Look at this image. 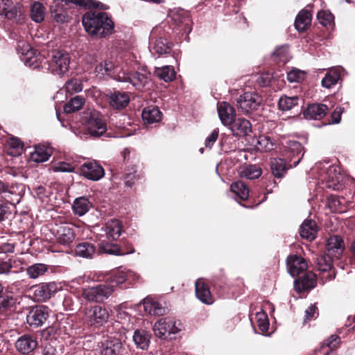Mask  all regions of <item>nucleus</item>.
Returning <instances> with one entry per match:
<instances>
[{
	"label": "nucleus",
	"mask_w": 355,
	"mask_h": 355,
	"mask_svg": "<svg viewBox=\"0 0 355 355\" xmlns=\"http://www.w3.org/2000/svg\"><path fill=\"white\" fill-rule=\"evenodd\" d=\"M155 73L161 80L165 82L172 81L175 77V72L173 68L170 66L157 67Z\"/></svg>",
	"instance_id": "de8ad7c7"
},
{
	"label": "nucleus",
	"mask_w": 355,
	"mask_h": 355,
	"mask_svg": "<svg viewBox=\"0 0 355 355\" xmlns=\"http://www.w3.org/2000/svg\"><path fill=\"white\" fill-rule=\"evenodd\" d=\"M180 322L174 320L172 318H167V327H168V336L177 334L180 331Z\"/></svg>",
	"instance_id": "69168bd1"
},
{
	"label": "nucleus",
	"mask_w": 355,
	"mask_h": 355,
	"mask_svg": "<svg viewBox=\"0 0 355 355\" xmlns=\"http://www.w3.org/2000/svg\"><path fill=\"white\" fill-rule=\"evenodd\" d=\"M85 31L92 36L104 38L113 33L114 23L111 16L101 10H90L82 17Z\"/></svg>",
	"instance_id": "f257e3e1"
},
{
	"label": "nucleus",
	"mask_w": 355,
	"mask_h": 355,
	"mask_svg": "<svg viewBox=\"0 0 355 355\" xmlns=\"http://www.w3.org/2000/svg\"><path fill=\"white\" fill-rule=\"evenodd\" d=\"M128 275L123 272L117 270L113 272L106 279V282L105 283L109 287H110L114 291V288L116 286L123 284L127 279Z\"/></svg>",
	"instance_id": "37998d69"
},
{
	"label": "nucleus",
	"mask_w": 355,
	"mask_h": 355,
	"mask_svg": "<svg viewBox=\"0 0 355 355\" xmlns=\"http://www.w3.org/2000/svg\"><path fill=\"white\" fill-rule=\"evenodd\" d=\"M49 69L51 73L63 75L68 71L71 58L69 54L63 50L53 51L49 54Z\"/></svg>",
	"instance_id": "0eeeda50"
},
{
	"label": "nucleus",
	"mask_w": 355,
	"mask_h": 355,
	"mask_svg": "<svg viewBox=\"0 0 355 355\" xmlns=\"http://www.w3.org/2000/svg\"><path fill=\"white\" fill-rule=\"evenodd\" d=\"M327 206L332 212L343 213L345 211L343 202L334 195H331L327 198Z\"/></svg>",
	"instance_id": "09e8293b"
},
{
	"label": "nucleus",
	"mask_w": 355,
	"mask_h": 355,
	"mask_svg": "<svg viewBox=\"0 0 355 355\" xmlns=\"http://www.w3.org/2000/svg\"><path fill=\"white\" fill-rule=\"evenodd\" d=\"M106 96L110 106L114 110H121L130 103V96L126 92L114 90L107 94Z\"/></svg>",
	"instance_id": "ddd939ff"
},
{
	"label": "nucleus",
	"mask_w": 355,
	"mask_h": 355,
	"mask_svg": "<svg viewBox=\"0 0 355 355\" xmlns=\"http://www.w3.org/2000/svg\"><path fill=\"white\" fill-rule=\"evenodd\" d=\"M303 77L304 73L298 69L291 70L287 73V79L291 83L300 82Z\"/></svg>",
	"instance_id": "0e129e2a"
},
{
	"label": "nucleus",
	"mask_w": 355,
	"mask_h": 355,
	"mask_svg": "<svg viewBox=\"0 0 355 355\" xmlns=\"http://www.w3.org/2000/svg\"><path fill=\"white\" fill-rule=\"evenodd\" d=\"M344 250L343 239L338 235L330 236L326 244V251L336 258H339Z\"/></svg>",
	"instance_id": "4be33fe9"
},
{
	"label": "nucleus",
	"mask_w": 355,
	"mask_h": 355,
	"mask_svg": "<svg viewBox=\"0 0 355 355\" xmlns=\"http://www.w3.org/2000/svg\"><path fill=\"white\" fill-rule=\"evenodd\" d=\"M109 313L105 308L92 306L85 311V320L90 325L101 327L107 322Z\"/></svg>",
	"instance_id": "9d476101"
},
{
	"label": "nucleus",
	"mask_w": 355,
	"mask_h": 355,
	"mask_svg": "<svg viewBox=\"0 0 355 355\" xmlns=\"http://www.w3.org/2000/svg\"><path fill=\"white\" fill-rule=\"evenodd\" d=\"M48 270V266L43 263H35L26 268V273L31 279H36L43 275Z\"/></svg>",
	"instance_id": "603ef678"
},
{
	"label": "nucleus",
	"mask_w": 355,
	"mask_h": 355,
	"mask_svg": "<svg viewBox=\"0 0 355 355\" xmlns=\"http://www.w3.org/2000/svg\"><path fill=\"white\" fill-rule=\"evenodd\" d=\"M316 285V276L311 272H306L294 282L296 291L299 292L313 288Z\"/></svg>",
	"instance_id": "412c9836"
},
{
	"label": "nucleus",
	"mask_w": 355,
	"mask_h": 355,
	"mask_svg": "<svg viewBox=\"0 0 355 355\" xmlns=\"http://www.w3.org/2000/svg\"><path fill=\"white\" fill-rule=\"evenodd\" d=\"M218 130L215 129L205 139V147L211 148L218 137Z\"/></svg>",
	"instance_id": "774afa93"
},
{
	"label": "nucleus",
	"mask_w": 355,
	"mask_h": 355,
	"mask_svg": "<svg viewBox=\"0 0 355 355\" xmlns=\"http://www.w3.org/2000/svg\"><path fill=\"white\" fill-rule=\"evenodd\" d=\"M102 230L105 232L108 241L117 240L121 234V223L119 220L112 219L107 221Z\"/></svg>",
	"instance_id": "393cba45"
},
{
	"label": "nucleus",
	"mask_w": 355,
	"mask_h": 355,
	"mask_svg": "<svg viewBox=\"0 0 355 355\" xmlns=\"http://www.w3.org/2000/svg\"><path fill=\"white\" fill-rule=\"evenodd\" d=\"M228 127L232 134L238 137L248 135L252 130L250 122L244 118L235 119Z\"/></svg>",
	"instance_id": "5701e85b"
},
{
	"label": "nucleus",
	"mask_w": 355,
	"mask_h": 355,
	"mask_svg": "<svg viewBox=\"0 0 355 355\" xmlns=\"http://www.w3.org/2000/svg\"><path fill=\"white\" fill-rule=\"evenodd\" d=\"M104 67L105 71L109 75L113 76V78L115 79V77L116 76L117 73L119 72L118 71L117 68H114L113 64L111 62H107L105 61L103 64H101V67Z\"/></svg>",
	"instance_id": "338daca9"
},
{
	"label": "nucleus",
	"mask_w": 355,
	"mask_h": 355,
	"mask_svg": "<svg viewBox=\"0 0 355 355\" xmlns=\"http://www.w3.org/2000/svg\"><path fill=\"white\" fill-rule=\"evenodd\" d=\"M256 317L257 318L259 329L263 332H266L268 330L269 326L267 315L263 313H258Z\"/></svg>",
	"instance_id": "680f3d73"
},
{
	"label": "nucleus",
	"mask_w": 355,
	"mask_h": 355,
	"mask_svg": "<svg viewBox=\"0 0 355 355\" xmlns=\"http://www.w3.org/2000/svg\"><path fill=\"white\" fill-rule=\"evenodd\" d=\"M318 227L314 220L306 219L300 226V236L306 240L313 241L316 238Z\"/></svg>",
	"instance_id": "cd10ccee"
},
{
	"label": "nucleus",
	"mask_w": 355,
	"mask_h": 355,
	"mask_svg": "<svg viewBox=\"0 0 355 355\" xmlns=\"http://www.w3.org/2000/svg\"><path fill=\"white\" fill-rule=\"evenodd\" d=\"M293 164H287L284 159L274 158L271 160L270 167L272 173L275 178H282L286 172V170L291 167Z\"/></svg>",
	"instance_id": "473e14b6"
},
{
	"label": "nucleus",
	"mask_w": 355,
	"mask_h": 355,
	"mask_svg": "<svg viewBox=\"0 0 355 355\" xmlns=\"http://www.w3.org/2000/svg\"><path fill=\"white\" fill-rule=\"evenodd\" d=\"M99 253H105L110 255H124L128 252H121V249L119 245L110 243L105 240H102L98 244Z\"/></svg>",
	"instance_id": "c9c22d12"
},
{
	"label": "nucleus",
	"mask_w": 355,
	"mask_h": 355,
	"mask_svg": "<svg viewBox=\"0 0 355 355\" xmlns=\"http://www.w3.org/2000/svg\"><path fill=\"white\" fill-rule=\"evenodd\" d=\"M299 98L297 96L288 97H281L278 101V105L280 110L287 111L291 110L297 105Z\"/></svg>",
	"instance_id": "5fc2aeb1"
},
{
	"label": "nucleus",
	"mask_w": 355,
	"mask_h": 355,
	"mask_svg": "<svg viewBox=\"0 0 355 355\" xmlns=\"http://www.w3.org/2000/svg\"><path fill=\"white\" fill-rule=\"evenodd\" d=\"M37 346L36 339L31 335L24 334L20 336L15 343L16 349L24 354L33 352Z\"/></svg>",
	"instance_id": "aec40b11"
},
{
	"label": "nucleus",
	"mask_w": 355,
	"mask_h": 355,
	"mask_svg": "<svg viewBox=\"0 0 355 355\" xmlns=\"http://www.w3.org/2000/svg\"><path fill=\"white\" fill-rule=\"evenodd\" d=\"M167 327V318H164L158 320L153 327V331L156 336L159 338H166L168 336V329Z\"/></svg>",
	"instance_id": "6e6d98bb"
},
{
	"label": "nucleus",
	"mask_w": 355,
	"mask_h": 355,
	"mask_svg": "<svg viewBox=\"0 0 355 355\" xmlns=\"http://www.w3.org/2000/svg\"><path fill=\"white\" fill-rule=\"evenodd\" d=\"M333 257H334L327 252L319 255L315 259V263L318 270L322 272H329V274L324 277L326 278V280H332L336 277L335 272H331L333 267Z\"/></svg>",
	"instance_id": "a211bd4d"
},
{
	"label": "nucleus",
	"mask_w": 355,
	"mask_h": 355,
	"mask_svg": "<svg viewBox=\"0 0 355 355\" xmlns=\"http://www.w3.org/2000/svg\"><path fill=\"white\" fill-rule=\"evenodd\" d=\"M64 88L67 94H73L83 91V85L82 80L78 78L69 79L64 84Z\"/></svg>",
	"instance_id": "3c124183"
},
{
	"label": "nucleus",
	"mask_w": 355,
	"mask_h": 355,
	"mask_svg": "<svg viewBox=\"0 0 355 355\" xmlns=\"http://www.w3.org/2000/svg\"><path fill=\"white\" fill-rule=\"evenodd\" d=\"M173 44L163 37L157 38L154 42L153 49L158 55L170 53L172 49Z\"/></svg>",
	"instance_id": "79ce46f5"
},
{
	"label": "nucleus",
	"mask_w": 355,
	"mask_h": 355,
	"mask_svg": "<svg viewBox=\"0 0 355 355\" xmlns=\"http://www.w3.org/2000/svg\"><path fill=\"white\" fill-rule=\"evenodd\" d=\"M137 173V168L135 165H132L130 167H127L125 168L123 180L125 182V184L129 187H131L135 180L139 178V175Z\"/></svg>",
	"instance_id": "13d9d810"
},
{
	"label": "nucleus",
	"mask_w": 355,
	"mask_h": 355,
	"mask_svg": "<svg viewBox=\"0 0 355 355\" xmlns=\"http://www.w3.org/2000/svg\"><path fill=\"white\" fill-rule=\"evenodd\" d=\"M231 191L241 200H245L249 196V189L242 181L233 182L230 187Z\"/></svg>",
	"instance_id": "49530a36"
},
{
	"label": "nucleus",
	"mask_w": 355,
	"mask_h": 355,
	"mask_svg": "<svg viewBox=\"0 0 355 355\" xmlns=\"http://www.w3.org/2000/svg\"><path fill=\"white\" fill-rule=\"evenodd\" d=\"M115 80L121 83H130L137 89H141L150 83V73L146 67H142L139 71L133 72L119 71Z\"/></svg>",
	"instance_id": "20e7f679"
},
{
	"label": "nucleus",
	"mask_w": 355,
	"mask_h": 355,
	"mask_svg": "<svg viewBox=\"0 0 355 355\" xmlns=\"http://www.w3.org/2000/svg\"><path fill=\"white\" fill-rule=\"evenodd\" d=\"M286 264L288 272L293 277L300 275L307 268L305 259L297 255L288 256Z\"/></svg>",
	"instance_id": "f3484780"
},
{
	"label": "nucleus",
	"mask_w": 355,
	"mask_h": 355,
	"mask_svg": "<svg viewBox=\"0 0 355 355\" xmlns=\"http://www.w3.org/2000/svg\"><path fill=\"white\" fill-rule=\"evenodd\" d=\"M257 147L260 150L270 151L274 148L275 143L273 140L265 135H260L256 139Z\"/></svg>",
	"instance_id": "4d7b16f0"
},
{
	"label": "nucleus",
	"mask_w": 355,
	"mask_h": 355,
	"mask_svg": "<svg viewBox=\"0 0 355 355\" xmlns=\"http://www.w3.org/2000/svg\"><path fill=\"white\" fill-rule=\"evenodd\" d=\"M317 18L320 24L327 26L334 21V17L328 10H320L318 12Z\"/></svg>",
	"instance_id": "052dcab7"
},
{
	"label": "nucleus",
	"mask_w": 355,
	"mask_h": 355,
	"mask_svg": "<svg viewBox=\"0 0 355 355\" xmlns=\"http://www.w3.org/2000/svg\"><path fill=\"white\" fill-rule=\"evenodd\" d=\"M340 343V338L336 335H331L322 345V348L328 347L329 350L324 355H336V349Z\"/></svg>",
	"instance_id": "bf43d9fd"
},
{
	"label": "nucleus",
	"mask_w": 355,
	"mask_h": 355,
	"mask_svg": "<svg viewBox=\"0 0 355 355\" xmlns=\"http://www.w3.org/2000/svg\"><path fill=\"white\" fill-rule=\"evenodd\" d=\"M150 334L144 329H136L134 332L132 339L137 348L146 350L150 342Z\"/></svg>",
	"instance_id": "7c9ffc66"
},
{
	"label": "nucleus",
	"mask_w": 355,
	"mask_h": 355,
	"mask_svg": "<svg viewBox=\"0 0 355 355\" xmlns=\"http://www.w3.org/2000/svg\"><path fill=\"white\" fill-rule=\"evenodd\" d=\"M46 9L43 4L39 1H34L31 6L30 16L33 21L40 23L44 19Z\"/></svg>",
	"instance_id": "ea45409f"
},
{
	"label": "nucleus",
	"mask_w": 355,
	"mask_h": 355,
	"mask_svg": "<svg viewBox=\"0 0 355 355\" xmlns=\"http://www.w3.org/2000/svg\"><path fill=\"white\" fill-rule=\"evenodd\" d=\"M262 103V98L255 92H245L236 100L238 109L244 114L257 110Z\"/></svg>",
	"instance_id": "1a4fd4ad"
},
{
	"label": "nucleus",
	"mask_w": 355,
	"mask_h": 355,
	"mask_svg": "<svg viewBox=\"0 0 355 355\" xmlns=\"http://www.w3.org/2000/svg\"><path fill=\"white\" fill-rule=\"evenodd\" d=\"M85 8H94L100 10H107L109 6L100 1L94 0H53L50 6L51 16L57 23L64 24L68 22L70 17L64 6L69 3Z\"/></svg>",
	"instance_id": "f03ea898"
},
{
	"label": "nucleus",
	"mask_w": 355,
	"mask_h": 355,
	"mask_svg": "<svg viewBox=\"0 0 355 355\" xmlns=\"http://www.w3.org/2000/svg\"><path fill=\"white\" fill-rule=\"evenodd\" d=\"M112 290L105 284L83 288L82 295L88 302H103L112 294Z\"/></svg>",
	"instance_id": "6e6552de"
},
{
	"label": "nucleus",
	"mask_w": 355,
	"mask_h": 355,
	"mask_svg": "<svg viewBox=\"0 0 355 355\" xmlns=\"http://www.w3.org/2000/svg\"><path fill=\"white\" fill-rule=\"evenodd\" d=\"M328 107L324 104L309 105L304 112L306 118L309 119L320 120L327 113Z\"/></svg>",
	"instance_id": "c85d7f7f"
},
{
	"label": "nucleus",
	"mask_w": 355,
	"mask_h": 355,
	"mask_svg": "<svg viewBox=\"0 0 355 355\" xmlns=\"http://www.w3.org/2000/svg\"><path fill=\"white\" fill-rule=\"evenodd\" d=\"M82 122L85 124L89 135L99 137L105 133L107 125L100 113L96 110H88L82 116Z\"/></svg>",
	"instance_id": "39448f33"
},
{
	"label": "nucleus",
	"mask_w": 355,
	"mask_h": 355,
	"mask_svg": "<svg viewBox=\"0 0 355 355\" xmlns=\"http://www.w3.org/2000/svg\"><path fill=\"white\" fill-rule=\"evenodd\" d=\"M80 171L86 178L93 181L100 180L105 175L103 168L96 162L84 163L80 166Z\"/></svg>",
	"instance_id": "2eb2a0df"
},
{
	"label": "nucleus",
	"mask_w": 355,
	"mask_h": 355,
	"mask_svg": "<svg viewBox=\"0 0 355 355\" xmlns=\"http://www.w3.org/2000/svg\"><path fill=\"white\" fill-rule=\"evenodd\" d=\"M51 156V150L44 146H36L33 152L31 153L32 161L41 163L49 159Z\"/></svg>",
	"instance_id": "4c0bfd02"
},
{
	"label": "nucleus",
	"mask_w": 355,
	"mask_h": 355,
	"mask_svg": "<svg viewBox=\"0 0 355 355\" xmlns=\"http://www.w3.org/2000/svg\"><path fill=\"white\" fill-rule=\"evenodd\" d=\"M286 156L287 158L290 159V162H292V159L298 157L296 160H293V166H296L304 155L303 147L302 144L297 141H289L287 142L286 145Z\"/></svg>",
	"instance_id": "b1692460"
},
{
	"label": "nucleus",
	"mask_w": 355,
	"mask_h": 355,
	"mask_svg": "<svg viewBox=\"0 0 355 355\" xmlns=\"http://www.w3.org/2000/svg\"><path fill=\"white\" fill-rule=\"evenodd\" d=\"M196 295L205 304H211L213 302L209 288L200 279H198L196 282Z\"/></svg>",
	"instance_id": "72a5a7b5"
},
{
	"label": "nucleus",
	"mask_w": 355,
	"mask_h": 355,
	"mask_svg": "<svg viewBox=\"0 0 355 355\" xmlns=\"http://www.w3.org/2000/svg\"><path fill=\"white\" fill-rule=\"evenodd\" d=\"M92 203L86 196L76 198L73 203L72 209L75 215L82 216L89 211Z\"/></svg>",
	"instance_id": "2f4dec72"
},
{
	"label": "nucleus",
	"mask_w": 355,
	"mask_h": 355,
	"mask_svg": "<svg viewBox=\"0 0 355 355\" xmlns=\"http://www.w3.org/2000/svg\"><path fill=\"white\" fill-rule=\"evenodd\" d=\"M50 309L44 305L33 306L26 316L27 323L33 327L42 326L49 316Z\"/></svg>",
	"instance_id": "9b49d317"
},
{
	"label": "nucleus",
	"mask_w": 355,
	"mask_h": 355,
	"mask_svg": "<svg viewBox=\"0 0 355 355\" xmlns=\"http://www.w3.org/2000/svg\"><path fill=\"white\" fill-rule=\"evenodd\" d=\"M311 19V13L305 10H301L297 15L295 20V27L300 31H304L309 25Z\"/></svg>",
	"instance_id": "58836bf2"
},
{
	"label": "nucleus",
	"mask_w": 355,
	"mask_h": 355,
	"mask_svg": "<svg viewBox=\"0 0 355 355\" xmlns=\"http://www.w3.org/2000/svg\"><path fill=\"white\" fill-rule=\"evenodd\" d=\"M56 290L57 286L55 283H43L35 287L34 295L39 300L45 301L51 298Z\"/></svg>",
	"instance_id": "bb28decb"
},
{
	"label": "nucleus",
	"mask_w": 355,
	"mask_h": 355,
	"mask_svg": "<svg viewBox=\"0 0 355 355\" xmlns=\"http://www.w3.org/2000/svg\"><path fill=\"white\" fill-rule=\"evenodd\" d=\"M85 104V98L83 96L77 95L67 102L64 111L67 114L73 113L80 110Z\"/></svg>",
	"instance_id": "a19ab883"
},
{
	"label": "nucleus",
	"mask_w": 355,
	"mask_h": 355,
	"mask_svg": "<svg viewBox=\"0 0 355 355\" xmlns=\"http://www.w3.org/2000/svg\"><path fill=\"white\" fill-rule=\"evenodd\" d=\"M82 122L85 124L89 135L99 137L105 133L107 125L100 113L96 110H88L82 116Z\"/></svg>",
	"instance_id": "423d86ee"
},
{
	"label": "nucleus",
	"mask_w": 355,
	"mask_h": 355,
	"mask_svg": "<svg viewBox=\"0 0 355 355\" xmlns=\"http://www.w3.org/2000/svg\"><path fill=\"white\" fill-rule=\"evenodd\" d=\"M340 78V73L338 69L329 70L321 80L323 87L329 89L335 85Z\"/></svg>",
	"instance_id": "c03bdc74"
},
{
	"label": "nucleus",
	"mask_w": 355,
	"mask_h": 355,
	"mask_svg": "<svg viewBox=\"0 0 355 355\" xmlns=\"http://www.w3.org/2000/svg\"><path fill=\"white\" fill-rule=\"evenodd\" d=\"M101 355H122L124 349L121 341L110 337L98 343Z\"/></svg>",
	"instance_id": "f8f14e48"
},
{
	"label": "nucleus",
	"mask_w": 355,
	"mask_h": 355,
	"mask_svg": "<svg viewBox=\"0 0 355 355\" xmlns=\"http://www.w3.org/2000/svg\"><path fill=\"white\" fill-rule=\"evenodd\" d=\"M55 237L60 244L68 245L74 240L75 234L73 228L69 225H64L57 228Z\"/></svg>",
	"instance_id": "a878e982"
},
{
	"label": "nucleus",
	"mask_w": 355,
	"mask_h": 355,
	"mask_svg": "<svg viewBox=\"0 0 355 355\" xmlns=\"http://www.w3.org/2000/svg\"><path fill=\"white\" fill-rule=\"evenodd\" d=\"M318 315V308L315 304H311L306 311L304 321L307 322Z\"/></svg>",
	"instance_id": "e2e57ef3"
},
{
	"label": "nucleus",
	"mask_w": 355,
	"mask_h": 355,
	"mask_svg": "<svg viewBox=\"0 0 355 355\" xmlns=\"http://www.w3.org/2000/svg\"><path fill=\"white\" fill-rule=\"evenodd\" d=\"M96 253V245L88 241L78 243L75 249V254L85 259H93Z\"/></svg>",
	"instance_id": "c756f323"
},
{
	"label": "nucleus",
	"mask_w": 355,
	"mask_h": 355,
	"mask_svg": "<svg viewBox=\"0 0 355 355\" xmlns=\"http://www.w3.org/2000/svg\"><path fill=\"white\" fill-rule=\"evenodd\" d=\"M217 111L219 119L225 126L230 125L236 119V112L234 108L227 102L218 103Z\"/></svg>",
	"instance_id": "dca6fc26"
},
{
	"label": "nucleus",
	"mask_w": 355,
	"mask_h": 355,
	"mask_svg": "<svg viewBox=\"0 0 355 355\" xmlns=\"http://www.w3.org/2000/svg\"><path fill=\"white\" fill-rule=\"evenodd\" d=\"M12 297L3 293V287L0 283V315H5L12 307Z\"/></svg>",
	"instance_id": "a18cd8bd"
},
{
	"label": "nucleus",
	"mask_w": 355,
	"mask_h": 355,
	"mask_svg": "<svg viewBox=\"0 0 355 355\" xmlns=\"http://www.w3.org/2000/svg\"><path fill=\"white\" fill-rule=\"evenodd\" d=\"M0 197L7 204L15 205L19 203V196L15 191H13L9 187L3 182L0 188Z\"/></svg>",
	"instance_id": "e433bc0d"
},
{
	"label": "nucleus",
	"mask_w": 355,
	"mask_h": 355,
	"mask_svg": "<svg viewBox=\"0 0 355 355\" xmlns=\"http://www.w3.org/2000/svg\"><path fill=\"white\" fill-rule=\"evenodd\" d=\"M6 20L11 24L20 25L25 22L24 6L12 0H0V20Z\"/></svg>",
	"instance_id": "7ed1b4c3"
},
{
	"label": "nucleus",
	"mask_w": 355,
	"mask_h": 355,
	"mask_svg": "<svg viewBox=\"0 0 355 355\" xmlns=\"http://www.w3.org/2000/svg\"><path fill=\"white\" fill-rule=\"evenodd\" d=\"M170 17L180 31L189 33L191 31V19L189 14L183 10L173 12Z\"/></svg>",
	"instance_id": "6ab92c4d"
},
{
	"label": "nucleus",
	"mask_w": 355,
	"mask_h": 355,
	"mask_svg": "<svg viewBox=\"0 0 355 355\" xmlns=\"http://www.w3.org/2000/svg\"><path fill=\"white\" fill-rule=\"evenodd\" d=\"M141 116L146 123L151 124L161 120L162 112L157 107L148 106L144 109Z\"/></svg>",
	"instance_id": "f704fd0d"
},
{
	"label": "nucleus",
	"mask_w": 355,
	"mask_h": 355,
	"mask_svg": "<svg viewBox=\"0 0 355 355\" xmlns=\"http://www.w3.org/2000/svg\"><path fill=\"white\" fill-rule=\"evenodd\" d=\"M17 49L19 53L21 54V60L26 66L33 69L40 67L37 51L33 49L30 45L23 43L22 46L20 44L18 45Z\"/></svg>",
	"instance_id": "4468645a"
},
{
	"label": "nucleus",
	"mask_w": 355,
	"mask_h": 355,
	"mask_svg": "<svg viewBox=\"0 0 355 355\" xmlns=\"http://www.w3.org/2000/svg\"><path fill=\"white\" fill-rule=\"evenodd\" d=\"M274 61L285 64L289 60L288 46L282 45L277 47L272 55Z\"/></svg>",
	"instance_id": "864d4df0"
},
{
	"label": "nucleus",
	"mask_w": 355,
	"mask_h": 355,
	"mask_svg": "<svg viewBox=\"0 0 355 355\" xmlns=\"http://www.w3.org/2000/svg\"><path fill=\"white\" fill-rule=\"evenodd\" d=\"M261 175V169L256 165H248L240 171V176L248 180L258 178Z\"/></svg>",
	"instance_id": "8fccbe9b"
}]
</instances>
